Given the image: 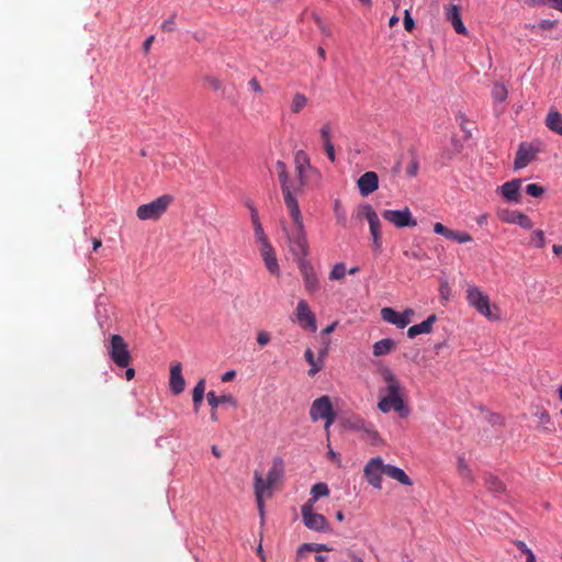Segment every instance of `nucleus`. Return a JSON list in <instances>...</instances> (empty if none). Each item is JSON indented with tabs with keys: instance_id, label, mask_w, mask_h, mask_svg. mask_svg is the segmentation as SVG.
Masks as SVG:
<instances>
[{
	"instance_id": "obj_61",
	"label": "nucleus",
	"mask_w": 562,
	"mask_h": 562,
	"mask_svg": "<svg viewBox=\"0 0 562 562\" xmlns=\"http://www.w3.org/2000/svg\"><path fill=\"white\" fill-rule=\"evenodd\" d=\"M555 24L554 21H551V20H541L539 23H538V27L541 29V30H548V29H551L553 27Z\"/></svg>"
},
{
	"instance_id": "obj_15",
	"label": "nucleus",
	"mask_w": 562,
	"mask_h": 562,
	"mask_svg": "<svg viewBox=\"0 0 562 562\" xmlns=\"http://www.w3.org/2000/svg\"><path fill=\"white\" fill-rule=\"evenodd\" d=\"M294 164L295 170L297 173V178L300 181V186H304L306 182V177L310 171H314V168L311 165L310 157L307 153L304 150H297L294 155Z\"/></svg>"
},
{
	"instance_id": "obj_2",
	"label": "nucleus",
	"mask_w": 562,
	"mask_h": 562,
	"mask_svg": "<svg viewBox=\"0 0 562 562\" xmlns=\"http://www.w3.org/2000/svg\"><path fill=\"white\" fill-rule=\"evenodd\" d=\"M292 217V225H283V232L285 234L288 246L296 260H303L308 255V243L306 238V232L303 223V216L299 205H291L286 207Z\"/></svg>"
},
{
	"instance_id": "obj_47",
	"label": "nucleus",
	"mask_w": 562,
	"mask_h": 562,
	"mask_svg": "<svg viewBox=\"0 0 562 562\" xmlns=\"http://www.w3.org/2000/svg\"><path fill=\"white\" fill-rule=\"evenodd\" d=\"M271 334L268 330L261 329L257 331L256 341L258 346L265 347L271 341Z\"/></svg>"
},
{
	"instance_id": "obj_10",
	"label": "nucleus",
	"mask_w": 562,
	"mask_h": 562,
	"mask_svg": "<svg viewBox=\"0 0 562 562\" xmlns=\"http://www.w3.org/2000/svg\"><path fill=\"white\" fill-rule=\"evenodd\" d=\"M382 217L397 228L415 227L417 225V221L407 206L402 210H384Z\"/></svg>"
},
{
	"instance_id": "obj_59",
	"label": "nucleus",
	"mask_w": 562,
	"mask_h": 562,
	"mask_svg": "<svg viewBox=\"0 0 562 562\" xmlns=\"http://www.w3.org/2000/svg\"><path fill=\"white\" fill-rule=\"evenodd\" d=\"M536 416L540 419L542 424H549L550 423V415L547 411L542 409L540 412L536 413Z\"/></svg>"
},
{
	"instance_id": "obj_5",
	"label": "nucleus",
	"mask_w": 562,
	"mask_h": 562,
	"mask_svg": "<svg viewBox=\"0 0 562 562\" xmlns=\"http://www.w3.org/2000/svg\"><path fill=\"white\" fill-rule=\"evenodd\" d=\"M110 359L120 368H127L131 363V352L123 337L113 334L105 345Z\"/></svg>"
},
{
	"instance_id": "obj_36",
	"label": "nucleus",
	"mask_w": 562,
	"mask_h": 562,
	"mask_svg": "<svg viewBox=\"0 0 562 562\" xmlns=\"http://www.w3.org/2000/svg\"><path fill=\"white\" fill-rule=\"evenodd\" d=\"M307 102H308V99L303 93L296 92L293 95V99H292V102L290 105L291 112L295 113V114L300 113L306 106Z\"/></svg>"
},
{
	"instance_id": "obj_11",
	"label": "nucleus",
	"mask_w": 562,
	"mask_h": 562,
	"mask_svg": "<svg viewBox=\"0 0 562 562\" xmlns=\"http://www.w3.org/2000/svg\"><path fill=\"white\" fill-rule=\"evenodd\" d=\"M295 318L302 328L312 333L317 330L316 316L305 300H300L295 308Z\"/></svg>"
},
{
	"instance_id": "obj_32",
	"label": "nucleus",
	"mask_w": 562,
	"mask_h": 562,
	"mask_svg": "<svg viewBox=\"0 0 562 562\" xmlns=\"http://www.w3.org/2000/svg\"><path fill=\"white\" fill-rule=\"evenodd\" d=\"M205 393V380L201 379L194 386L192 391V402L194 412H199L201 403L203 401Z\"/></svg>"
},
{
	"instance_id": "obj_34",
	"label": "nucleus",
	"mask_w": 562,
	"mask_h": 562,
	"mask_svg": "<svg viewBox=\"0 0 562 562\" xmlns=\"http://www.w3.org/2000/svg\"><path fill=\"white\" fill-rule=\"evenodd\" d=\"M457 471H458V474L463 479V480H467L469 482H473L474 481V477H473V474H472V471L465 460V458L463 456H459L458 457V462H457Z\"/></svg>"
},
{
	"instance_id": "obj_58",
	"label": "nucleus",
	"mask_w": 562,
	"mask_h": 562,
	"mask_svg": "<svg viewBox=\"0 0 562 562\" xmlns=\"http://www.w3.org/2000/svg\"><path fill=\"white\" fill-rule=\"evenodd\" d=\"M527 4L529 5H532V7H538V5H549L552 8V3L554 2V0H525Z\"/></svg>"
},
{
	"instance_id": "obj_48",
	"label": "nucleus",
	"mask_w": 562,
	"mask_h": 562,
	"mask_svg": "<svg viewBox=\"0 0 562 562\" xmlns=\"http://www.w3.org/2000/svg\"><path fill=\"white\" fill-rule=\"evenodd\" d=\"M526 193L533 198H540L544 193V189L538 183H529L526 187Z\"/></svg>"
},
{
	"instance_id": "obj_41",
	"label": "nucleus",
	"mask_w": 562,
	"mask_h": 562,
	"mask_svg": "<svg viewBox=\"0 0 562 562\" xmlns=\"http://www.w3.org/2000/svg\"><path fill=\"white\" fill-rule=\"evenodd\" d=\"M347 273L346 266L344 262L336 263L329 272V280H341Z\"/></svg>"
},
{
	"instance_id": "obj_9",
	"label": "nucleus",
	"mask_w": 562,
	"mask_h": 562,
	"mask_svg": "<svg viewBox=\"0 0 562 562\" xmlns=\"http://www.w3.org/2000/svg\"><path fill=\"white\" fill-rule=\"evenodd\" d=\"M364 477L374 488L381 490L382 475L385 474V463L381 457L370 459L363 469Z\"/></svg>"
},
{
	"instance_id": "obj_19",
	"label": "nucleus",
	"mask_w": 562,
	"mask_h": 562,
	"mask_svg": "<svg viewBox=\"0 0 562 562\" xmlns=\"http://www.w3.org/2000/svg\"><path fill=\"white\" fill-rule=\"evenodd\" d=\"M278 178L280 181V186L283 193V199L286 207H290L293 203V205H299V202L295 196V189L293 186L289 182V172L288 170H280L278 173Z\"/></svg>"
},
{
	"instance_id": "obj_63",
	"label": "nucleus",
	"mask_w": 562,
	"mask_h": 562,
	"mask_svg": "<svg viewBox=\"0 0 562 562\" xmlns=\"http://www.w3.org/2000/svg\"><path fill=\"white\" fill-rule=\"evenodd\" d=\"M235 375H236V373L234 370L227 371L222 375V381L229 382L234 379Z\"/></svg>"
},
{
	"instance_id": "obj_13",
	"label": "nucleus",
	"mask_w": 562,
	"mask_h": 562,
	"mask_svg": "<svg viewBox=\"0 0 562 562\" xmlns=\"http://www.w3.org/2000/svg\"><path fill=\"white\" fill-rule=\"evenodd\" d=\"M347 427L350 430L363 432L372 445H376L380 441L379 432L375 430L374 426L363 418L355 417L349 419Z\"/></svg>"
},
{
	"instance_id": "obj_25",
	"label": "nucleus",
	"mask_w": 562,
	"mask_h": 562,
	"mask_svg": "<svg viewBox=\"0 0 562 562\" xmlns=\"http://www.w3.org/2000/svg\"><path fill=\"white\" fill-rule=\"evenodd\" d=\"M546 126L553 133L562 136V114L551 108L546 117Z\"/></svg>"
},
{
	"instance_id": "obj_29",
	"label": "nucleus",
	"mask_w": 562,
	"mask_h": 562,
	"mask_svg": "<svg viewBox=\"0 0 562 562\" xmlns=\"http://www.w3.org/2000/svg\"><path fill=\"white\" fill-rule=\"evenodd\" d=\"M304 358H305V361L311 367L308 372H307L310 376H314L315 374H317L323 369V366H324L323 360L322 359L315 360L314 352L312 351L311 348H307L305 350Z\"/></svg>"
},
{
	"instance_id": "obj_7",
	"label": "nucleus",
	"mask_w": 562,
	"mask_h": 562,
	"mask_svg": "<svg viewBox=\"0 0 562 562\" xmlns=\"http://www.w3.org/2000/svg\"><path fill=\"white\" fill-rule=\"evenodd\" d=\"M171 201V195L164 194L149 203L139 205L136 215L140 221L158 220L166 212Z\"/></svg>"
},
{
	"instance_id": "obj_35",
	"label": "nucleus",
	"mask_w": 562,
	"mask_h": 562,
	"mask_svg": "<svg viewBox=\"0 0 562 562\" xmlns=\"http://www.w3.org/2000/svg\"><path fill=\"white\" fill-rule=\"evenodd\" d=\"M331 551L325 543H303L297 549V557L302 558L305 552Z\"/></svg>"
},
{
	"instance_id": "obj_46",
	"label": "nucleus",
	"mask_w": 562,
	"mask_h": 562,
	"mask_svg": "<svg viewBox=\"0 0 562 562\" xmlns=\"http://www.w3.org/2000/svg\"><path fill=\"white\" fill-rule=\"evenodd\" d=\"M516 547L526 555V562H536V557L524 541H516Z\"/></svg>"
},
{
	"instance_id": "obj_62",
	"label": "nucleus",
	"mask_w": 562,
	"mask_h": 562,
	"mask_svg": "<svg viewBox=\"0 0 562 562\" xmlns=\"http://www.w3.org/2000/svg\"><path fill=\"white\" fill-rule=\"evenodd\" d=\"M337 325H338L337 322H334V323L329 324L326 328H324L322 330V335H329V334H331L336 329Z\"/></svg>"
},
{
	"instance_id": "obj_12",
	"label": "nucleus",
	"mask_w": 562,
	"mask_h": 562,
	"mask_svg": "<svg viewBox=\"0 0 562 562\" xmlns=\"http://www.w3.org/2000/svg\"><path fill=\"white\" fill-rule=\"evenodd\" d=\"M413 315L414 311L412 308H406L403 313H398L392 307H383L381 310L382 319L401 329L405 328L412 322Z\"/></svg>"
},
{
	"instance_id": "obj_64",
	"label": "nucleus",
	"mask_w": 562,
	"mask_h": 562,
	"mask_svg": "<svg viewBox=\"0 0 562 562\" xmlns=\"http://www.w3.org/2000/svg\"><path fill=\"white\" fill-rule=\"evenodd\" d=\"M318 27L325 36H330V30L318 19L317 20Z\"/></svg>"
},
{
	"instance_id": "obj_8",
	"label": "nucleus",
	"mask_w": 562,
	"mask_h": 562,
	"mask_svg": "<svg viewBox=\"0 0 562 562\" xmlns=\"http://www.w3.org/2000/svg\"><path fill=\"white\" fill-rule=\"evenodd\" d=\"M302 520L306 528L317 532H326L329 525L325 516L315 513L311 504H304L301 508Z\"/></svg>"
},
{
	"instance_id": "obj_40",
	"label": "nucleus",
	"mask_w": 562,
	"mask_h": 562,
	"mask_svg": "<svg viewBox=\"0 0 562 562\" xmlns=\"http://www.w3.org/2000/svg\"><path fill=\"white\" fill-rule=\"evenodd\" d=\"M507 89L502 83H494L492 88V97L496 102H503L507 98Z\"/></svg>"
},
{
	"instance_id": "obj_44",
	"label": "nucleus",
	"mask_w": 562,
	"mask_h": 562,
	"mask_svg": "<svg viewBox=\"0 0 562 562\" xmlns=\"http://www.w3.org/2000/svg\"><path fill=\"white\" fill-rule=\"evenodd\" d=\"M256 241L260 245L269 243L267 235L265 234L261 223L252 224Z\"/></svg>"
},
{
	"instance_id": "obj_4",
	"label": "nucleus",
	"mask_w": 562,
	"mask_h": 562,
	"mask_svg": "<svg viewBox=\"0 0 562 562\" xmlns=\"http://www.w3.org/2000/svg\"><path fill=\"white\" fill-rule=\"evenodd\" d=\"M310 417L313 422L323 419L325 422V431L327 432V436L329 435V428L336 419V414L334 412L329 396L323 395L312 403L310 408Z\"/></svg>"
},
{
	"instance_id": "obj_45",
	"label": "nucleus",
	"mask_w": 562,
	"mask_h": 562,
	"mask_svg": "<svg viewBox=\"0 0 562 562\" xmlns=\"http://www.w3.org/2000/svg\"><path fill=\"white\" fill-rule=\"evenodd\" d=\"M530 243L538 248H542L546 245L544 233L541 229L533 231Z\"/></svg>"
},
{
	"instance_id": "obj_56",
	"label": "nucleus",
	"mask_w": 562,
	"mask_h": 562,
	"mask_svg": "<svg viewBox=\"0 0 562 562\" xmlns=\"http://www.w3.org/2000/svg\"><path fill=\"white\" fill-rule=\"evenodd\" d=\"M418 167H419V165H418L417 159H415V158L412 159L406 169L407 175L409 177H415L417 175Z\"/></svg>"
},
{
	"instance_id": "obj_52",
	"label": "nucleus",
	"mask_w": 562,
	"mask_h": 562,
	"mask_svg": "<svg viewBox=\"0 0 562 562\" xmlns=\"http://www.w3.org/2000/svg\"><path fill=\"white\" fill-rule=\"evenodd\" d=\"M176 14L173 13L169 19L165 20L161 24V29L165 32H172L176 29L175 22Z\"/></svg>"
},
{
	"instance_id": "obj_54",
	"label": "nucleus",
	"mask_w": 562,
	"mask_h": 562,
	"mask_svg": "<svg viewBox=\"0 0 562 562\" xmlns=\"http://www.w3.org/2000/svg\"><path fill=\"white\" fill-rule=\"evenodd\" d=\"M415 26L414 19L411 15L409 10H405L404 12V27L406 31L411 32Z\"/></svg>"
},
{
	"instance_id": "obj_37",
	"label": "nucleus",
	"mask_w": 562,
	"mask_h": 562,
	"mask_svg": "<svg viewBox=\"0 0 562 562\" xmlns=\"http://www.w3.org/2000/svg\"><path fill=\"white\" fill-rule=\"evenodd\" d=\"M334 214L337 223L345 227L347 225V212L339 200H335L334 202Z\"/></svg>"
},
{
	"instance_id": "obj_38",
	"label": "nucleus",
	"mask_w": 562,
	"mask_h": 562,
	"mask_svg": "<svg viewBox=\"0 0 562 562\" xmlns=\"http://www.w3.org/2000/svg\"><path fill=\"white\" fill-rule=\"evenodd\" d=\"M358 216H363L368 222H370L371 217L372 220L379 217L372 205L368 203L361 204L358 207Z\"/></svg>"
},
{
	"instance_id": "obj_39",
	"label": "nucleus",
	"mask_w": 562,
	"mask_h": 562,
	"mask_svg": "<svg viewBox=\"0 0 562 562\" xmlns=\"http://www.w3.org/2000/svg\"><path fill=\"white\" fill-rule=\"evenodd\" d=\"M319 135L323 140V145L333 144V125L330 122H326L319 128Z\"/></svg>"
},
{
	"instance_id": "obj_18",
	"label": "nucleus",
	"mask_w": 562,
	"mask_h": 562,
	"mask_svg": "<svg viewBox=\"0 0 562 562\" xmlns=\"http://www.w3.org/2000/svg\"><path fill=\"white\" fill-rule=\"evenodd\" d=\"M359 192L362 196H368L379 188V177L374 171H367L357 181Z\"/></svg>"
},
{
	"instance_id": "obj_14",
	"label": "nucleus",
	"mask_w": 562,
	"mask_h": 562,
	"mask_svg": "<svg viewBox=\"0 0 562 562\" xmlns=\"http://www.w3.org/2000/svg\"><path fill=\"white\" fill-rule=\"evenodd\" d=\"M538 151L539 149L531 144H520L514 160V169L520 170L527 167L532 160L536 159Z\"/></svg>"
},
{
	"instance_id": "obj_21",
	"label": "nucleus",
	"mask_w": 562,
	"mask_h": 562,
	"mask_svg": "<svg viewBox=\"0 0 562 562\" xmlns=\"http://www.w3.org/2000/svg\"><path fill=\"white\" fill-rule=\"evenodd\" d=\"M520 179H514L499 187L502 196L508 202L518 203L520 200Z\"/></svg>"
},
{
	"instance_id": "obj_30",
	"label": "nucleus",
	"mask_w": 562,
	"mask_h": 562,
	"mask_svg": "<svg viewBox=\"0 0 562 562\" xmlns=\"http://www.w3.org/2000/svg\"><path fill=\"white\" fill-rule=\"evenodd\" d=\"M395 347V341L391 338H384L376 341L373 345V355L375 357H381L390 353L392 349Z\"/></svg>"
},
{
	"instance_id": "obj_26",
	"label": "nucleus",
	"mask_w": 562,
	"mask_h": 562,
	"mask_svg": "<svg viewBox=\"0 0 562 562\" xmlns=\"http://www.w3.org/2000/svg\"><path fill=\"white\" fill-rule=\"evenodd\" d=\"M385 474L393 480H396L403 485H412L413 481L411 477L405 473V471L398 467L392 465V464H385Z\"/></svg>"
},
{
	"instance_id": "obj_51",
	"label": "nucleus",
	"mask_w": 562,
	"mask_h": 562,
	"mask_svg": "<svg viewBox=\"0 0 562 562\" xmlns=\"http://www.w3.org/2000/svg\"><path fill=\"white\" fill-rule=\"evenodd\" d=\"M404 255L416 260H425L427 258V254L419 248L414 250H406L404 251Z\"/></svg>"
},
{
	"instance_id": "obj_53",
	"label": "nucleus",
	"mask_w": 562,
	"mask_h": 562,
	"mask_svg": "<svg viewBox=\"0 0 562 562\" xmlns=\"http://www.w3.org/2000/svg\"><path fill=\"white\" fill-rule=\"evenodd\" d=\"M450 232L451 229H449L448 227H446L443 224L441 223H436L434 225V233L435 234H438V235H442L445 236L447 239L449 238V235H450Z\"/></svg>"
},
{
	"instance_id": "obj_16",
	"label": "nucleus",
	"mask_w": 562,
	"mask_h": 562,
	"mask_svg": "<svg viewBox=\"0 0 562 562\" xmlns=\"http://www.w3.org/2000/svg\"><path fill=\"white\" fill-rule=\"evenodd\" d=\"M259 252L262 257V260L265 262L267 270L273 276H279L280 274V266H279L278 259L276 257L274 249H273L272 245L270 244V241L265 243L263 245H260Z\"/></svg>"
},
{
	"instance_id": "obj_1",
	"label": "nucleus",
	"mask_w": 562,
	"mask_h": 562,
	"mask_svg": "<svg viewBox=\"0 0 562 562\" xmlns=\"http://www.w3.org/2000/svg\"><path fill=\"white\" fill-rule=\"evenodd\" d=\"M380 373L384 385L379 389L378 408L384 414L394 411L400 417L406 418L409 408L404 400L405 387L390 368H382Z\"/></svg>"
},
{
	"instance_id": "obj_3",
	"label": "nucleus",
	"mask_w": 562,
	"mask_h": 562,
	"mask_svg": "<svg viewBox=\"0 0 562 562\" xmlns=\"http://www.w3.org/2000/svg\"><path fill=\"white\" fill-rule=\"evenodd\" d=\"M284 473V463L281 458H274L272 461V465L267 473V479L263 480L261 474L255 473V495L256 503L259 510L260 516H263V497L271 495V488L273 485L282 477Z\"/></svg>"
},
{
	"instance_id": "obj_57",
	"label": "nucleus",
	"mask_w": 562,
	"mask_h": 562,
	"mask_svg": "<svg viewBox=\"0 0 562 562\" xmlns=\"http://www.w3.org/2000/svg\"><path fill=\"white\" fill-rule=\"evenodd\" d=\"M324 146V150L328 157V159L334 162L336 160V154H335V147H334V144H327V145H323Z\"/></svg>"
},
{
	"instance_id": "obj_20",
	"label": "nucleus",
	"mask_w": 562,
	"mask_h": 562,
	"mask_svg": "<svg viewBox=\"0 0 562 562\" xmlns=\"http://www.w3.org/2000/svg\"><path fill=\"white\" fill-rule=\"evenodd\" d=\"M169 386L173 394H180L184 390L186 381L182 375V366L180 362L173 363L170 367Z\"/></svg>"
},
{
	"instance_id": "obj_42",
	"label": "nucleus",
	"mask_w": 562,
	"mask_h": 562,
	"mask_svg": "<svg viewBox=\"0 0 562 562\" xmlns=\"http://www.w3.org/2000/svg\"><path fill=\"white\" fill-rule=\"evenodd\" d=\"M448 239L454 240L458 244H465L473 240L472 236L469 233L452 229L450 232Z\"/></svg>"
},
{
	"instance_id": "obj_33",
	"label": "nucleus",
	"mask_w": 562,
	"mask_h": 562,
	"mask_svg": "<svg viewBox=\"0 0 562 562\" xmlns=\"http://www.w3.org/2000/svg\"><path fill=\"white\" fill-rule=\"evenodd\" d=\"M206 398H207L209 405L213 409L216 408L218 405L224 404V403H231L233 405H236V402H235V400L233 398L232 395H221V396H217L213 391H210L206 394Z\"/></svg>"
},
{
	"instance_id": "obj_49",
	"label": "nucleus",
	"mask_w": 562,
	"mask_h": 562,
	"mask_svg": "<svg viewBox=\"0 0 562 562\" xmlns=\"http://www.w3.org/2000/svg\"><path fill=\"white\" fill-rule=\"evenodd\" d=\"M519 213H520V211H509V210H507V211L502 212L499 217L505 223L516 224V221H517V217H518Z\"/></svg>"
},
{
	"instance_id": "obj_43",
	"label": "nucleus",
	"mask_w": 562,
	"mask_h": 562,
	"mask_svg": "<svg viewBox=\"0 0 562 562\" xmlns=\"http://www.w3.org/2000/svg\"><path fill=\"white\" fill-rule=\"evenodd\" d=\"M451 286L449 282L445 279L440 280L439 283V296L442 302H448L451 299Z\"/></svg>"
},
{
	"instance_id": "obj_27",
	"label": "nucleus",
	"mask_w": 562,
	"mask_h": 562,
	"mask_svg": "<svg viewBox=\"0 0 562 562\" xmlns=\"http://www.w3.org/2000/svg\"><path fill=\"white\" fill-rule=\"evenodd\" d=\"M334 559L336 562H364L363 559L350 548L336 550Z\"/></svg>"
},
{
	"instance_id": "obj_31",
	"label": "nucleus",
	"mask_w": 562,
	"mask_h": 562,
	"mask_svg": "<svg viewBox=\"0 0 562 562\" xmlns=\"http://www.w3.org/2000/svg\"><path fill=\"white\" fill-rule=\"evenodd\" d=\"M329 494V488L327 484L325 483H316L311 488V498L305 504H311L314 506V504L324 496H327Z\"/></svg>"
},
{
	"instance_id": "obj_60",
	"label": "nucleus",
	"mask_w": 562,
	"mask_h": 562,
	"mask_svg": "<svg viewBox=\"0 0 562 562\" xmlns=\"http://www.w3.org/2000/svg\"><path fill=\"white\" fill-rule=\"evenodd\" d=\"M248 85L254 92H257V93L262 92L261 86L256 78L250 79Z\"/></svg>"
},
{
	"instance_id": "obj_22",
	"label": "nucleus",
	"mask_w": 562,
	"mask_h": 562,
	"mask_svg": "<svg viewBox=\"0 0 562 562\" xmlns=\"http://www.w3.org/2000/svg\"><path fill=\"white\" fill-rule=\"evenodd\" d=\"M369 229H370V236H371V247L374 254L379 255L382 250V232H381V221L380 218L372 220L370 218Z\"/></svg>"
},
{
	"instance_id": "obj_28",
	"label": "nucleus",
	"mask_w": 562,
	"mask_h": 562,
	"mask_svg": "<svg viewBox=\"0 0 562 562\" xmlns=\"http://www.w3.org/2000/svg\"><path fill=\"white\" fill-rule=\"evenodd\" d=\"M484 483L486 488L495 495H499L505 491L504 483L491 473L484 476Z\"/></svg>"
},
{
	"instance_id": "obj_24",
	"label": "nucleus",
	"mask_w": 562,
	"mask_h": 562,
	"mask_svg": "<svg viewBox=\"0 0 562 562\" xmlns=\"http://www.w3.org/2000/svg\"><path fill=\"white\" fill-rule=\"evenodd\" d=\"M437 316L435 314L429 315L424 322L413 325L407 330L409 338H415L420 334H430L432 331V325L436 323Z\"/></svg>"
},
{
	"instance_id": "obj_50",
	"label": "nucleus",
	"mask_w": 562,
	"mask_h": 562,
	"mask_svg": "<svg viewBox=\"0 0 562 562\" xmlns=\"http://www.w3.org/2000/svg\"><path fill=\"white\" fill-rule=\"evenodd\" d=\"M516 224L519 225L521 228H525V229H531L533 227V223L530 220V217L528 215L524 214L522 212H520L518 214Z\"/></svg>"
},
{
	"instance_id": "obj_17",
	"label": "nucleus",
	"mask_w": 562,
	"mask_h": 562,
	"mask_svg": "<svg viewBox=\"0 0 562 562\" xmlns=\"http://www.w3.org/2000/svg\"><path fill=\"white\" fill-rule=\"evenodd\" d=\"M303 277L304 286L308 293H314L318 289V278L314 269L308 265L306 258L297 260Z\"/></svg>"
},
{
	"instance_id": "obj_55",
	"label": "nucleus",
	"mask_w": 562,
	"mask_h": 562,
	"mask_svg": "<svg viewBox=\"0 0 562 562\" xmlns=\"http://www.w3.org/2000/svg\"><path fill=\"white\" fill-rule=\"evenodd\" d=\"M205 81L214 91H217L222 88V81L216 77H207Z\"/></svg>"
},
{
	"instance_id": "obj_6",
	"label": "nucleus",
	"mask_w": 562,
	"mask_h": 562,
	"mask_svg": "<svg viewBox=\"0 0 562 562\" xmlns=\"http://www.w3.org/2000/svg\"><path fill=\"white\" fill-rule=\"evenodd\" d=\"M467 301L470 306L474 307L481 315L490 321H498L499 316L494 314L491 308L488 295L484 294L477 286L469 285L467 289Z\"/></svg>"
},
{
	"instance_id": "obj_23",
	"label": "nucleus",
	"mask_w": 562,
	"mask_h": 562,
	"mask_svg": "<svg viewBox=\"0 0 562 562\" xmlns=\"http://www.w3.org/2000/svg\"><path fill=\"white\" fill-rule=\"evenodd\" d=\"M446 19L452 24L458 34L464 35L468 33V30L461 20L459 8L456 4H451L446 9Z\"/></svg>"
}]
</instances>
